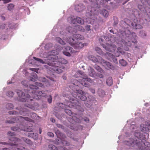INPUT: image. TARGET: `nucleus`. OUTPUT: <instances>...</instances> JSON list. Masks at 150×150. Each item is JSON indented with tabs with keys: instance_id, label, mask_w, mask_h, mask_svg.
<instances>
[{
	"instance_id": "f257e3e1",
	"label": "nucleus",
	"mask_w": 150,
	"mask_h": 150,
	"mask_svg": "<svg viewBox=\"0 0 150 150\" xmlns=\"http://www.w3.org/2000/svg\"><path fill=\"white\" fill-rule=\"evenodd\" d=\"M39 81L45 82V84H42L41 83L38 82L35 83V85H30V88L34 90L32 91V97L35 99H39L41 98V96L45 97L47 95V91H39L37 90L38 88V86L41 87H44L45 86H50L49 82L45 78L39 77L38 79Z\"/></svg>"
},
{
	"instance_id": "f03ea898",
	"label": "nucleus",
	"mask_w": 150,
	"mask_h": 150,
	"mask_svg": "<svg viewBox=\"0 0 150 150\" xmlns=\"http://www.w3.org/2000/svg\"><path fill=\"white\" fill-rule=\"evenodd\" d=\"M91 3V6L88 8V12L86 13V16L89 18L95 20L96 16L98 15V10L95 8H99L102 7H105L106 4L108 1L111 0H89Z\"/></svg>"
},
{
	"instance_id": "7ed1b4c3",
	"label": "nucleus",
	"mask_w": 150,
	"mask_h": 150,
	"mask_svg": "<svg viewBox=\"0 0 150 150\" xmlns=\"http://www.w3.org/2000/svg\"><path fill=\"white\" fill-rule=\"evenodd\" d=\"M16 92L19 97L20 98L19 100L22 102H27L29 103H26L25 104L26 107L31 109L34 110L36 108V106L38 105L37 103L34 101V100L32 99H30V96L28 94H25L21 90H18Z\"/></svg>"
},
{
	"instance_id": "20e7f679",
	"label": "nucleus",
	"mask_w": 150,
	"mask_h": 150,
	"mask_svg": "<svg viewBox=\"0 0 150 150\" xmlns=\"http://www.w3.org/2000/svg\"><path fill=\"white\" fill-rule=\"evenodd\" d=\"M76 78L80 77L82 79H79V81L83 86L86 87H89L90 86V84L88 82L91 83L93 82V80L87 77V75L81 71H78L74 75Z\"/></svg>"
},
{
	"instance_id": "39448f33",
	"label": "nucleus",
	"mask_w": 150,
	"mask_h": 150,
	"mask_svg": "<svg viewBox=\"0 0 150 150\" xmlns=\"http://www.w3.org/2000/svg\"><path fill=\"white\" fill-rule=\"evenodd\" d=\"M47 64L48 65H45L44 67L46 69H48L49 70L52 72L59 74L62 72V67L60 66H55L53 61L52 60H50L47 62Z\"/></svg>"
},
{
	"instance_id": "423d86ee",
	"label": "nucleus",
	"mask_w": 150,
	"mask_h": 150,
	"mask_svg": "<svg viewBox=\"0 0 150 150\" xmlns=\"http://www.w3.org/2000/svg\"><path fill=\"white\" fill-rule=\"evenodd\" d=\"M127 145L132 146H137L139 148H141L142 146V141L138 138L133 139H130L129 141L125 142Z\"/></svg>"
},
{
	"instance_id": "0eeeda50",
	"label": "nucleus",
	"mask_w": 150,
	"mask_h": 150,
	"mask_svg": "<svg viewBox=\"0 0 150 150\" xmlns=\"http://www.w3.org/2000/svg\"><path fill=\"white\" fill-rule=\"evenodd\" d=\"M72 94L75 98L78 100L84 101L87 99L85 93L81 90H77L76 91L73 92Z\"/></svg>"
},
{
	"instance_id": "6e6552de",
	"label": "nucleus",
	"mask_w": 150,
	"mask_h": 150,
	"mask_svg": "<svg viewBox=\"0 0 150 150\" xmlns=\"http://www.w3.org/2000/svg\"><path fill=\"white\" fill-rule=\"evenodd\" d=\"M65 39L63 38L64 40H66L67 42L70 44L75 49H77L83 48L84 47V44L81 42H74L75 40L74 38H71Z\"/></svg>"
},
{
	"instance_id": "1a4fd4ad",
	"label": "nucleus",
	"mask_w": 150,
	"mask_h": 150,
	"mask_svg": "<svg viewBox=\"0 0 150 150\" xmlns=\"http://www.w3.org/2000/svg\"><path fill=\"white\" fill-rule=\"evenodd\" d=\"M9 140L11 142H10V141H8V142L9 143H8L7 142H0V144H3V145H8L9 144H10V145L11 146H13L12 149L13 150V148L14 147V146L15 145L13 144L12 143L14 144V142H16V144H17V142H21V139H19L17 138L16 137H11L10 139Z\"/></svg>"
},
{
	"instance_id": "9d476101",
	"label": "nucleus",
	"mask_w": 150,
	"mask_h": 150,
	"mask_svg": "<svg viewBox=\"0 0 150 150\" xmlns=\"http://www.w3.org/2000/svg\"><path fill=\"white\" fill-rule=\"evenodd\" d=\"M68 20H71V22L73 24L78 23L82 25L84 23V20L79 17H77L75 18H73L72 17H69L68 18Z\"/></svg>"
},
{
	"instance_id": "9b49d317",
	"label": "nucleus",
	"mask_w": 150,
	"mask_h": 150,
	"mask_svg": "<svg viewBox=\"0 0 150 150\" xmlns=\"http://www.w3.org/2000/svg\"><path fill=\"white\" fill-rule=\"evenodd\" d=\"M102 46L106 50L110 52H113L116 49V46L114 44L110 45L109 44H106L105 45L103 44Z\"/></svg>"
},
{
	"instance_id": "f8f14e48",
	"label": "nucleus",
	"mask_w": 150,
	"mask_h": 150,
	"mask_svg": "<svg viewBox=\"0 0 150 150\" xmlns=\"http://www.w3.org/2000/svg\"><path fill=\"white\" fill-rule=\"evenodd\" d=\"M51 54L48 57V59L47 60L46 63L47 64V62L50 60H52V61H56L58 59L57 57L56 56V55L58 54V52L55 50H52L50 52Z\"/></svg>"
},
{
	"instance_id": "ddd939ff",
	"label": "nucleus",
	"mask_w": 150,
	"mask_h": 150,
	"mask_svg": "<svg viewBox=\"0 0 150 150\" xmlns=\"http://www.w3.org/2000/svg\"><path fill=\"white\" fill-rule=\"evenodd\" d=\"M55 66H60L62 67V69L64 68V67L63 66L64 64H67L68 61L67 60L64 59H61L58 60L53 61Z\"/></svg>"
},
{
	"instance_id": "4468645a",
	"label": "nucleus",
	"mask_w": 150,
	"mask_h": 150,
	"mask_svg": "<svg viewBox=\"0 0 150 150\" xmlns=\"http://www.w3.org/2000/svg\"><path fill=\"white\" fill-rule=\"evenodd\" d=\"M100 63L106 68L113 69L114 68L113 66L112 65L111 63L105 61L102 58L101 59V61Z\"/></svg>"
},
{
	"instance_id": "2eb2a0df",
	"label": "nucleus",
	"mask_w": 150,
	"mask_h": 150,
	"mask_svg": "<svg viewBox=\"0 0 150 150\" xmlns=\"http://www.w3.org/2000/svg\"><path fill=\"white\" fill-rule=\"evenodd\" d=\"M65 51L63 52V54L65 55L70 57L71 54L70 53H75V51H74L73 48L69 46H67L65 48Z\"/></svg>"
},
{
	"instance_id": "dca6fc26",
	"label": "nucleus",
	"mask_w": 150,
	"mask_h": 150,
	"mask_svg": "<svg viewBox=\"0 0 150 150\" xmlns=\"http://www.w3.org/2000/svg\"><path fill=\"white\" fill-rule=\"evenodd\" d=\"M102 58L100 56H97L96 57L93 55H90L88 56V59L94 62L100 63Z\"/></svg>"
},
{
	"instance_id": "f3484780",
	"label": "nucleus",
	"mask_w": 150,
	"mask_h": 150,
	"mask_svg": "<svg viewBox=\"0 0 150 150\" xmlns=\"http://www.w3.org/2000/svg\"><path fill=\"white\" fill-rule=\"evenodd\" d=\"M16 142H14V144L12 143L15 145L14 146V147L13 148L14 149H13V150H30L24 147L19 146V144L18 142H17V144H16Z\"/></svg>"
},
{
	"instance_id": "a211bd4d",
	"label": "nucleus",
	"mask_w": 150,
	"mask_h": 150,
	"mask_svg": "<svg viewBox=\"0 0 150 150\" xmlns=\"http://www.w3.org/2000/svg\"><path fill=\"white\" fill-rule=\"evenodd\" d=\"M85 8L84 5L80 4H79L75 6V9L76 11L79 12L82 11Z\"/></svg>"
},
{
	"instance_id": "6ab92c4d",
	"label": "nucleus",
	"mask_w": 150,
	"mask_h": 150,
	"mask_svg": "<svg viewBox=\"0 0 150 150\" xmlns=\"http://www.w3.org/2000/svg\"><path fill=\"white\" fill-rule=\"evenodd\" d=\"M18 128H21V127H22V128L27 129L29 131H26V132H31L32 131V129L30 127V126H29L28 127L27 126L24 125H23V123L22 124H21L19 125H18Z\"/></svg>"
},
{
	"instance_id": "aec40b11",
	"label": "nucleus",
	"mask_w": 150,
	"mask_h": 150,
	"mask_svg": "<svg viewBox=\"0 0 150 150\" xmlns=\"http://www.w3.org/2000/svg\"><path fill=\"white\" fill-rule=\"evenodd\" d=\"M88 73L89 76L94 77L95 75V72L94 69L90 67L88 69Z\"/></svg>"
},
{
	"instance_id": "412c9836",
	"label": "nucleus",
	"mask_w": 150,
	"mask_h": 150,
	"mask_svg": "<svg viewBox=\"0 0 150 150\" xmlns=\"http://www.w3.org/2000/svg\"><path fill=\"white\" fill-rule=\"evenodd\" d=\"M21 127V128H18V127H11V129L12 130L15 131H20L21 130H23L24 131H29L27 129H25Z\"/></svg>"
},
{
	"instance_id": "4be33fe9",
	"label": "nucleus",
	"mask_w": 150,
	"mask_h": 150,
	"mask_svg": "<svg viewBox=\"0 0 150 150\" xmlns=\"http://www.w3.org/2000/svg\"><path fill=\"white\" fill-rule=\"evenodd\" d=\"M29 137L33 138L34 139H37L38 138V134L36 133H29L28 134Z\"/></svg>"
},
{
	"instance_id": "5701e85b",
	"label": "nucleus",
	"mask_w": 150,
	"mask_h": 150,
	"mask_svg": "<svg viewBox=\"0 0 150 150\" xmlns=\"http://www.w3.org/2000/svg\"><path fill=\"white\" fill-rule=\"evenodd\" d=\"M73 38L76 40H83L84 39V37L83 35L79 34H76L73 35Z\"/></svg>"
},
{
	"instance_id": "b1692460",
	"label": "nucleus",
	"mask_w": 150,
	"mask_h": 150,
	"mask_svg": "<svg viewBox=\"0 0 150 150\" xmlns=\"http://www.w3.org/2000/svg\"><path fill=\"white\" fill-rule=\"evenodd\" d=\"M73 101L74 102L73 103L70 101H68L67 103V106H68L69 107H71L72 106H74L75 105H76L74 103H76V102L77 101V100H74Z\"/></svg>"
},
{
	"instance_id": "393cba45",
	"label": "nucleus",
	"mask_w": 150,
	"mask_h": 150,
	"mask_svg": "<svg viewBox=\"0 0 150 150\" xmlns=\"http://www.w3.org/2000/svg\"><path fill=\"white\" fill-rule=\"evenodd\" d=\"M100 13L102 14L105 17H107L108 15V11L106 10L103 9L101 11H100Z\"/></svg>"
},
{
	"instance_id": "a878e982",
	"label": "nucleus",
	"mask_w": 150,
	"mask_h": 150,
	"mask_svg": "<svg viewBox=\"0 0 150 150\" xmlns=\"http://www.w3.org/2000/svg\"><path fill=\"white\" fill-rule=\"evenodd\" d=\"M28 112V110L25 108H21L19 112V114L24 115L25 112Z\"/></svg>"
},
{
	"instance_id": "bb28decb",
	"label": "nucleus",
	"mask_w": 150,
	"mask_h": 150,
	"mask_svg": "<svg viewBox=\"0 0 150 150\" xmlns=\"http://www.w3.org/2000/svg\"><path fill=\"white\" fill-rule=\"evenodd\" d=\"M106 83L108 86H111L113 83V81L111 77H108L106 80Z\"/></svg>"
},
{
	"instance_id": "cd10ccee",
	"label": "nucleus",
	"mask_w": 150,
	"mask_h": 150,
	"mask_svg": "<svg viewBox=\"0 0 150 150\" xmlns=\"http://www.w3.org/2000/svg\"><path fill=\"white\" fill-rule=\"evenodd\" d=\"M21 139L22 140L28 144L31 145L32 144V142L29 139L24 137H22Z\"/></svg>"
},
{
	"instance_id": "c85d7f7f",
	"label": "nucleus",
	"mask_w": 150,
	"mask_h": 150,
	"mask_svg": "<svg viewBox=\"0 0 150 150\" xmlns=\"http://www.w3.org/2000/svg\"><path fill=\"white\" fill-rule=\"evenodd\" d=\"M56 40L57 42L62 45H64L65 44L64 41L59 37H57Z\"/></svg>"
},
{
	"instance_id": "c756f323",
	"label": "nucleus",
	"mask_w": 150,
	"mask_h": 150,
	"mask_svg": "<svg viewBox=\"0 0 150 150\" xmlns=\"http://www.w3.org/2000/svg\"><path fill=\"white\" fill-rule=\"evenodd\" d=\"M105 55L107 57V59L110 60H111V59L114 56L112 54L108 52L106 53Z\"/></svg>"
},
{
	"instance_id": "7c9ffc66",
	"label": "nucleus",
	"mask_w": 150,
	"mask_h": 150,
	"mask_svg": "<svg viewBox=\"0 0 150 150\" xmlns=\"http://www.w3.org/2000/svg\"><path fill=\"white\" fill-rule=\"evenodd\" d=\"M120 64L123 66H125L127 64V62L123 59L119 60Z\"/></svg>"
},
{
	"instance_id": "2f4dec72",
	"label": "nucleus",
	"mask_w": 150,
	"mask_h": 150,
	"mask_svg": "<svg viewBox=\"0 0 150 150\" xmlns=\"http://www.w3.org/2000/svg\"><path fill=\"white\" fill-rule=\"evenodd\" d=\"M14 5L12 4H10L8 5L7 9L8 10L11 11L13 10L14 8Z\"/></svg>"
},
{
	"instance_id": "473e14b6",
	"label": "nucleus",
	"mask_w": 150,
	"mask_h": 150,
	"mask_svg": "<svg viewBox=\"0 0 150 150\" xmlns=\"http://www.w3.org/2000/svg\"><path fill=\"white\" fill-rule=\"evenodd\" d=\"M20 118H22L24 120H25L27 121L28 122H34V121L32 119H31L28 117H24L20 116L19 117Z\"/></svg>"
},
{
	"instance_id": "72a5a7b5",
	"label": "nucleus",
	"mask_w": 150,
	"mask_h": 150,
	"mask_svg": "<svg viewBox=\"0 0 150 150\" xmlns=\"http://www.w3.org/2000/svg\"><path fill=\"white\" fill-rule=\"evenodd\" d=\"M48 148L51 150H57V147L55 145L52 144H50L48 146Z\"/></svg>"
},
{
	"instance_id": "f704fd0d",
	"label": "nucleus",
	"mask_w": 150,
	"mask_h": 150,
	"mask_svg": "<svg viewBox=\"0 0 150 150\" xmlns=\"http://www.w3.org/2000/svg\"><path fill=\"white\" fill-rule=\"evenodd\" d=\"M6 108L8 110L13 109V106L11 103H8L6 105Z\"/></svg>"
},
{
	"instance_id": "c9c22d12",
	"label": "nucleus",
	"mask_w": 150,
	"mask_h": 150,
	"mask_svg": "<svg viewBox=\"0 0 150 150\" xmlns=\"http://www.w3.org/2000/svg\"><path fill=\"white\" fill-rule=\"evenodd\" d=\"M16 120L15 118H13L11 120H7L6 121V123H7L13 124L15 122L14 121Z\"/></svg>"
},
{
	"instance_id": "e433bc0d",
	"label": "nucleus",
	"mask_w": 150,
	"mask_h": 150,
	"mask_svg": "<svg viewBox=\"0 0 150 150\" xmlns=\"http://www.w3.org/2000/svg\"><path fill=\"white\" fill-rule=\"evenodd\" d=\"M14 94V93L11 91H8L6 93L7 96L11 97H13Z\"/></svg>"
},
{
	"instance_id": "4c0bfd02",
	"label": "nucleus",
	"mask_w": 150,
	"mask_h": 150,
	"mask_svg": "<svg viewBox=\"0 0 150 150\" xmlns=\"http://www.w3.org/2000/svg\"><path fill=\"white\" fill-rule=\"evenodd\" d=\"M76 28H77L76 29L79 31L82 32H84V31L85 29L84 28L81 26L78 25Z\"/></svg>"
},
{
	"instance_id": "58836bf2",
	"label": "nucleus",
	"mask_w": 150,
	"mask_h": 150,
	"mask_svg": "<svg viewBox=\"0 0 150 150\" xmlns=\"http://www.w3.org/2000/svg\"><path fill=\"white\" fill-rule=\"evenodd\" d=\"M95 50L96 52L100 54L102 53V51L101 49L98 47H96L95 48Z\"/></svg>"
},
{
	"instance_id": "ea45409f",
	"label": "nucleus",
	"mask_w": 150,
	"mask_h": 150,
	"mask_svg": "<svg viewBox=\"0 0 150 150\" xmlns=\"http://www.w3.org/2000/svg\"><path fill=\"white\" fill-rule=\"evenodd\" d=\"M62 144L64 146H69L70 145L69 143L65 140H62Z\"/></svg>"
},
{
	"instance_id": "a19ab883",
	"label": "nucleus",
	"mask_w": 150,
	"mask_h": 150,
	"mask_svg": "<svg viewBox=\"0 0 150 150\" xmlns=\"http://www.w3.org/2000/svg\"><path fill=\"white\" fill-rule=\"evenodd\" d=\"M64 109L65 110V112L68 115H71L72 114V112L71 110L69 109Z\"/></svg>"
},
{
	"instance_id": "79ce46f5",
	"label": "nucleus",
	"mask_w": 150,
	"mask_h": 150,
	"mask_svg": "<svg viewBox=\"0 0 150 150\" xmlns=\"http://www.w3.org/2000/svg\"><path fill=\"white\" fill-rule=\"evenodd\" d=\"M33 58L39 62H40V63H41L44 64V62L43 61L40 59L38 58L35 57H33Z\"/></svg>"
},
{
	"instance_id": "37998d69",
	"label": "nucleus",
	"mask_w": 150,
	"mask_h": 150,
	"mask_svg": "<svg viewBox=\"0 0 150 150\" xmlns=\"http://www.w3.org/2000/svg\"><path fill=\"white\" fill-rule=\"evenodd\" d=\"M38 79V77L37 75H35L34 77H30V80L32 81L35 82Z\"/></svg>"
},
{
	"instance_id": "c03bdc74",
	"label": "nucleus",
	"mask_w": 150,
	"mask_h": 150,
	"mask_svg": "<svg viewBox=\"0 0 150 150\" xmlns=\"http://www.w3.org/2000/svg\"><path fill=\"white\" fill-rule=\"evenodd\" d=\"M8 113L10 115H18V112L15 111H10L8 112Z\"/></svg>"
},
{
	"instance_id": "a18cd8bd",
	"label": "nucleus",
	"mask_w": 150,
	"mask_h": 150,
	"mask_svg": "<svg viewBox=\"0 0 150 150\" xmlns=\"http://www.w3.org/2000/svg\"><path fill=\"white\" fill-rule=\"evenodd\" d=\"M30 114L31 117L33 119H35L37 116L36 114L35 113H31Z\"/></svg>"
},
{
	"instance_id": "49530a36",
	"label": "nucleus",
	"mask_w": 150,
	"mask_h": 150,
	"mask_svg": "<svg viewBox=\"0 0 150 150\" xmlns=\"http://www.w3.org/2000/svg\"><path fill=\"white\" fill-rule=\"evenodd\" d=\"M113 52L116 57L119 56L120 55V54L121 53L119 52L116 50Z\"/></svg>"
},
{
	"instance_id": "de8ad7c7",
	"label": "nucleus",
	"mask_w": 150,
	"mask_h": 150,
	"mask_svg": "<svg viewBox=\"0 0 150 150\" xmlns=\"http://www.w3.org/2000/svg\"><path fill=\"white\" fill-rule=\"evenodd\" d=\"M135 28L136 29H141V28H142V25L139 24H135Z\"/></svg>"
},
{
	"instance_id": "09e8293b",
	"label": "nucleus",
	"mask_w": 150,
	"mask_h": 150,
	"mask_svg": "<svg viewBox=\"0 0 150 150\" xmlns=\"http://www.w3.org/2000/svg\"><path fill=\"white\" fill-rule=\"evenodd\" d=\"M68 32L69 33H72V30H73L74 31H75L74 30V28L72 27H69L68 28Z\"/></svg>"
},
{
	"instance_id": "8fccbe9b",
	"label": "nucleus",
	"mask_w": 150,
	"mask_h": 150,
	"mask_svg": "<svg viewBox=\"0 0 150 150\" xmlns=\"http://www.w3.org/2000/svg\"><path fill=\"white\" fill-rule=\"evenodd\" d=\"M112 60L114 63L117 64V59L115 58V56H114L111 59V60Z\"/></svg>"
},
{
	"instance_id": "3c124183",
	"label": "nucleus",
	"mask_w": 150,
	"mask_h": 150,
	"mask_svg": "<svg viewBox=\"0 0 150 150\" xmlns=\"http://www.w3.org/2000/svg\"><path fill=\"white\" fill-rule=\"evenodd\" d=\"M7 135L11 136H14L15 135L14 133L11 132H7Z\"/></svg>"
},
{
	"instance_id": "603ef678",
	"label": "nucleus",
	"mask_w": 150,
	"mask_h": 150,
	"mask_svg": "<svg viewBox=\"0 0 150 150\" xmlns=\"http://www.w3.org/2000/svg\"><path fill=\"white\" fill-rule=\"evenodd\" d=\"M47 101L50 103L52 102V97L51 96H50L49 98L47 99Z\"/></svg>"
},
{
	"instance_id": "864d4df0",
	"label": "nucleus",
	"mask_w": 150,
	"mask_h": 150,
	"mask_svg": "<svg viewBox=\"0 0 150 150\" xmlns=\"http://www.w3.org/2000/svg\"><path fill=\"white\" fill-rule=\"evenodd\" d=\"M21 83L23 85H24L25 86H28L27 84V81H22Z\"/></svg>"
},
{
	"instance_id": "5fc2aeb1",
	"label": "nucleus",
	"mask_w": 150,
	"mask_h": 150,
	"mask_svg": "<svg viewBox=\"0 0 150 150\" xmlns=\"http://www.w3.org/2000/svg\"><path fill=\"white\" fill-rule=\"evenodd\" d=\"M29 69L30 70H31L32 71H35V72H38V71L39 69H35V68H29Z\"/></svg>"
},
{
	"instance_id": "6e6d98bb",
	"label": "nucleus",
	"mask_w": 150,
	"mask_h": 150,
	"mask_svg": "<svg viewBox=\"0 0 150 150\" xmlns=\"http://www.w3.org/2000/svg\"><path fill=\"white\" fill-rule=\"evenodd\" d=\"M48 135L51 137H53L54 136V135L53 133L51 132H49L47 133Z\"/></svg>"
},
{
	"instance_id": "4d7b16f0",
	"label": "nucleus",
	"mask_w": 150,
	"mask_h": 150,
	"mask_svg": "<svg viewBox=\"0 0 150 150\" xmlns=\"http://www.w3.org/2000/svg\"><path fill=\"white\" fill-rule=\"evenodd\" d=\"M96 75L100 78H103V75L100 73H97Z\"/></svg>"
},
{
	"instance_id": "13d9d810",
	"label": "nucleus",
	"mask_w": 150,
	"mask_h": 150,
	"mask_svg": "<svg viewBox=\"0 0 150 150\" xmlns=\"http://www.w3.org/2000/svg\"><path fill=\"white\" fill-rule=\"evenodd\" d=\"M3 2L4 3V4H6L8 3H9L10 2H11V0H2Z\"/></svg>"
},
{
	"instance_id": "bf43d9fd",
	"label": "nucleus",
	"mask_w": 150,
	"mask_h": 150,
	"mask_svg": "<svg viewBox=\"0 0 150 150\" xmlns=\"http://www.w3.org/2000/svg\"><path fill=\"white\" fill-rule=\"evenodd\" d=\"M90 91L93 93L94 94L95 93V91L94 89L90 88L89 89Z\"/></svg>"
},
{
	"instance_id": "052dcab7",
	"label": "nucleus",
	"mask_w": 150,
	"mask_h": 150,
	"mask_svg": "<svg viewBox=\"0 0 150 150\" xmlns=\"http://www.w3.org/2000/svg\"><path fill=\"white\" fill-rule=\"evenodd\" d=\"M90 25H87L86 27V28L87 31H89L91 29L90 28Z\"/></svg>"
},
{
	"instance_id": "680f3d73",
	"label": "nucleus",
	"mask_w": 150,
	"mask_h": 150,
	"mask_svg": "<svg viewBox=\"0 0 150 150\" xmlns=\"http://www.w3.org/2000/svg\"><path fill=\"white\" fill-rule=\"evenodd\" d=\"M84 121L86 122H89V118L87 117H85L84 118Z\"/></svg>"
},
{
	"instance_id": "e2e57ef3",
	"label": "nucleus",
	"mask_w": 150,
	"mask_h": 150,
	"mask_svg": "<svg viewBox=\"0 0 150 150\" xmlns=\"http://www.w3.org/2000/svg\"><path fill=\"white\" fill-rule=\"evenodd\" d=\"M57 126L59 128H63V126L62 125H60L59 124H57Z\"/></svg>"
},
{
	"instance_id": "0e129e2a",
	"label": "nucleus",
	"mask_w": 150,
	"mask_h": 150,
	"mask_svg": "<svg viewBox=\"0 0 150 150\" xmlns=\"http://www.w3.org/2000/svg\"><path fill=\"white\" fill-rule=\"evenodd\" d=\"M96 69L100 72H101L102 71V69L99 67H98Z\"/></svg>"
},
{
	"instance_id": "69168bd1",
	"label": "nucleus",
	"mask_w": 150,
	"mask_h": 150,
	"mask_svg": "<svg viewBox=\"0 0 150 150\" xmlns=\"http://www.w3.org/2000/svg\"><path fill=\"white\" fill-rule=\"evenodd\" d=\"M117 51L121 53H122V49L120 47H118L117 49Z\"/></svg>"
},
{
	"instance_id": "338daca9",
	"label": "nucleus",
	"mask_w": 150,
	"mask_h": 150,
	"mask_svg": "<svg viewBox=\"0 0 150 150\" xmlns=\"http://www.w3.org/2000/svg\"><path fill=\"white\" fill-rule=\"evenodd\" d=\"M50 120L52 122H55V120L53 118H52L50 119Z\"/></svg>"
},
{
	"instance_id": "774afa93",
	"label": "nucleus",
	"mask_w": 150,
	"mask_h": 150,
	"mask_svg": "<svg viewBox=\"0 0 150 150\" xmlns=\"http://www.w3.org/2000/svg\"><path fill=\"white\" fill-rule=\"evenodd\" d=\"M3 150H9V149L8 148H5L3 149Z\"/></svg>"
}]
</instances>
